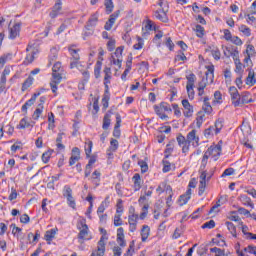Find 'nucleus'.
<instances>
[{
	"instance_id": "0e129e2a",
	"label": "nucleus",
	"mask_w": 256,
	"mask_h": 256,
	"mask_svg": "<svg viewBox=\"0 0 256 256\" xmlns=\"http://www.w3.org/2000/svg\"><path fill=\"white\" fill-rule=\"evenodd\" d=\"M66 199H67L69 207H71L72 209H75L76 203H75V198H73V195L67 196Z\"/></svg>"
},
{
	"instance_id": "72a5a7b5",
	"label": "nucleus",
	"mask_w": 256,
	"mask_h": 256,
	"mask_svg": "<svg viewBox=\"0 0 256 256\" xmlns=\"http://www.w3.org/2000/svg\"><path fill=\"white\" fill-rule=\"evenodd\" d=\"M48 123V129H55V114L53 112L48 115Z\"/></svg>"
},
{
	"instance_id": "2eb2a0df",
	"label": "nucleus",
	"mask_w": 256,
	"mask_h": 256,
	"mask_svg": "<svg viewBox=\"0 0 256 256\" xmlns=\"http://www.w3.org/2000/svg\"><path fill=\"white\" fill-rule=\"evenodd\" d=\"M99 21V14L96 12L91 15L89 18L87 24H86V29L91 30V27H95Z\"/></svg>"
},
{
	"instance_id": "4d7b16f0",
	"label": "nucleus",
	"mask_w": 256,
	"mask_h": 256,
	"mask_svg": "<svg viewBox=\"0 0 256 256\" xmlns=\"http://www.w3.org/2000/svg\"><path fill=\"white\" fill-rule=\"evenodd\" d=\"M215 220H210L202 225V229H214Z\"/></svg>"
},
{
	"instance_id": "79ce46f5",
	"label": "nucleus",
	"mask_w": 256,
	"mask_h": 256,
	"mask_svg": "<svg viewBox=\"0 0 256 256\" xmlns=\"http://www.w3.org/2000/svg\"><path fill=\"white\" fill-rule=\"evenodd\" d=\"M239 31L243 33V35H245L246 37H251V29L246 25H241L239 27Z\"/></svg>"
},
{
	"instance_id": "393cba45",
	"label": "nucleus",
	"mask_w": 256,
	"mask_h": 256,
	"mask_svg": "<svg viewBox=\"0 0 256 256\" xmlns=\"http://www.w3.org/2000/svg\"><path fill=\"white\" fill-rule=\"evenodd\" d=\"M57 55H59V47L54 46L50 49V54H49L50 63L53 61H57Z\"/></svg>"
},
{
	"instance_id": "a19ab883",
	"label": "nucleus",
	"mask_w": 256,
	"mask_h": 256,
	"mask_svg": "<svg viewBox=\"0 0 256 256\" xmlns=\"http://www.w3.org/2000/svg\"><path fill=\"white\" fill-rule=\"evenodd\" d=\"M61 79H63V76H61V72H53L52 73V83H61Z\"/></svg>"
},
{
	"instance_id": "473e14b6",
	"label": "nucleus",
	"mask_w": 256,
	"mask_h": 256,
	"mask_svg": "<svg viewBox=\"0 0 256 256\" xmlns=\"http://www.w3.org/2000/svg\"><path fill=\"white\" fill-rule=\"evenodd\" d=\"M92 150H93V141L89 140L88 142H86V145H85V153L87 158L91 157Z\"/></svg>"
},
{
	"instance_id": "69168bd1",
	"label": "nucleus",
	"mask_w": 256,
	"mask_h": 256,
	"mask_svg": "<svg viewBox=\"0 0 256 256\" xmlns=\"http://www.w3.org/2000/svg\"><path fill=\"white\" fill-rule=\"evenodd\" d=\"M244 251L246 253H250L251 255H255L256 256V246L249 245L248 247L244 248Z\"/></svg>"
},
{
	"instance_id": "f257e3e1",
	"label": "nucleus",
	"mask_w": 256,
	"mask_h": 256,
	"mask_svg": "<svg viewBox=\"0 0 256 256\" xmlns=\"http://www.w3.org/2000/svg\"><path fill=\"white\" fill-rule=\"evenodd\" d=\"M116 241L119 246L113 247V256H121L123 255V249L121 247H127V242L125 241V230L123 229V227L117 229Z\"/></svg>"
},
{
	"instance_id": "412c9836",
	"label": "nucleus",
	"mask_w": 256,
	"mask_h": 256,
	"mask_svg": "<svg viewBox=\"0 0 256 256\" xmlns=\"http://www.w3.org/2000/svg\"><path fill=\"white\" fill-rule=\"evenodd\" d=\"M20 31H21V25L15 24L9 30V39H16Z\"/></svg>"
},
{
	"instance_id": "a878e982",
	"label": "nucleus",
	"mask_w": 256,
	"mask_h": 256,
	"mask_svg": "<svg viewBox=\"0 0 256 256\" xmlns=\"http://www.w3.org/2000/svg\"><path fill=\"white\" fill-rule=\"evenodd\" d=\"M111 99V94L109 90H105V93L102 98L103 109H107L109 107V100Z\"/></svg>"
},
{
	"instance_id": "09e8293b",
	"label": "nucleus",
	"mask_w": 256,
	"mask_h": 256,
	"mask_svg": "<svg viewBox=\"0 0 256 256\" xmlns=\"http://www.w3.org/2000/svg\"><path fill=\"white\" fill-rule=\"evenodd\" d=\"M181 235H183V227L176 228L172 235V239H179Z\"/></svg>"
},
{
	"instance_id": "c85d7f7f",
	"label": "nucleus",
	"mask_w": 256,
	"mask_h": 256,
	"mask_svg": "<svg viewBox=\"0 0 256 256\" xmlns=\"http://www.w3.org/2000/svg\"><path fill=\"white\" fill-rule=\"evenodd\" d=\"M31 75H33V71L30 72V76L22 84V91H27L33 85V77Z\"/></svg>"
},
{
	"instance_id": "864d4df0",
	"label": "nucleus",
	"mask_w": 256,
	"mask_h": 256,
	"mask_svg": "<svg viewBox=\"0 0 256 256\" xmlns=\"http://www.w3.org/2000/svg\"><path fill=\"white\" fill-rule=\"evenodd\" d=\"M71 195H73V189H71L70 186H64L63 196L64 197H71Z\"/></svg>"
},
{
	"instance_id": "4c0bfd02",
	"label": "nucleus",
	"mask_w": 256,
	"mask_h": 256,
	"mask_svg": "<svg viewBox=\"0 0 256 256\" xmlns=\"http://www.w3.org/2000/svg\"><path fill=\"white\" fill-rule=\"evenodd\" d=\"M104 5H105L106 12L108 13V15H109V13H113V8L115 7L113 5V0H105Z\"/></svg>"
},
{
	"instance_id": "c756f323",
	"label": "nucleus",
	"mask_w": 256,
	"mask_h": 256,
	"mask_svg": "<svg viewBox=\"0 0 256 256\" xmlns=\"http://www.w3.org/2000/svg\"><path fill=\"white\" fill-rule=\"evenodd\" d=\"M247 103H253V99H251L250 93H245L240 96V105H245Z\"/></svg>"
},
{
	"instance_id": "f3484780",
	"label": "nucleus",
	"mask_w": 256,
	"mask_h": 256,
	"mask_svg": "<svg viewBox=\"0 0 256 256\" xmlns=\"http://www.w3.org/2000/svg\"><path fill=\"white\" fill-rule=\"evenodd\" d=\"M26 52L28 54L24 60V65H31V63H33V46L31 44L26 48Z\"/></svg>"
},
{
	"instance_id": "3c124183",
	"label": "nucleus",
	"mask_w": 256,
	"mask_h": 256,
	"mask_svg": "<svg viewBox=\"0 0 256 256\" xmlns=\"http://www.w3.org/2000/svg\"><path fill=\"white\" fill-rule=\"evenodd\" d=\"M138 165H140L141 173H147V171H149V166L147 165V162L141 160L138 162Z\"/></svg>"
},
{
	"instance_id": "4468645a",
	"label": "nucleus",
	"mask_w": 256,
	"mask_h": 256,
	"mask_svg": "<svg viewBox=\"0 0 256 256\" xmlns=\"http://www.w3.org/2000/svg\"><path fill=\"white\" fill-rule=\"evenodd\" d=\"M182 105L184 107V117H193V106L191 105V103H189V100H182Z\"/></svg>"
},
{
	"instance_id": "2f4dec72",
	"label": "nucleus",
	"mask_w": 256,
	"mask_h": 256,
	"mask_svg": "<svg viewBox=\"0 0 256 256\" xmlns=\"http://www.w3.org/2000/svg\"><path fill=\"white\" fill-rule=\"evenodd\" d=\"M195 31H196V36L199 37V39H203V37L205 35V28L203 26L197 24Z\"/></svg>"
},
{
	"instance_id": "c9c22d12",
	"label": "nucleus",
	"mask_w": 256,
	"mask_h": 256,
	"mask_svg": "<svg viewBox=\"0 0 256 256\" xmlns=\"http://www.w3.org/2000/svg\"><path fill=\"white\" fill-rule=\"evenodd\" d=\"M155 109V113L157 116L160 117V119L165 120L167 119V115L165 113H163V108L159 107V106H154Z\"/></svg>"
},
{
	"instance_id": "cd10ccee",
	"label": "nucleus",
	"mask_w": 256,
	"mask_h": 256,
	"mask_svg": "<svg viewBox=\"0 0 256 256\" xmlns=\"http://www.w3.org/2000/svg\"><path fill=\"white\" fill-rule=\"evenodd\" d=\"M110 126H111V114L106 113L104 118H103L102 129L107 131V129H109Z\"/></svg>"
},
{
	"instance_id": "bb28decb",
	"label": "nucleus",
	"mask_w": 256,
	"mask_h": 256,
	"mask_svg": "<svg viewBox=\"0 0 256 256\" xmlns=\"http://www.w3.org/2000/svg\"><path fill=\"white\" fill-rule=\"evenodd\" d=\"M41 43H43V37L37 36L34 40V45H36V47L34 48L33 55H37V53L41 52V49L39 48V45H41Z\"/></svg>"
},
{
	"instance_id": "423d86ee",
	"label": "nucleus",
	"mask_w": 256,
	"mask_h": 256,
	"mask_svg": "<svg viewBox=\"0 0 256 256\" xmlns=\"http://www.w3.org/2000/svg\"><path fill=\"white\" fill-rule=\"evenodd\" d=\"M63 0H55V4L52 7V11L50 12L49 16L51 19H56L61 14V9H63Z\"/></svg>"
},
{
	"instance_id": "e2e57ef3",
	"label": "nucleus",
	"mask_w": 256,
	"mask_h": 256,
	"mask_svg": "<svg viewBox=\"0 0 256 256\" xmlns=\"http://www.w3.org/2000/svg\"><path fill=\"white\" fill-rule=\"evenodd\" d=\"M165 189H167V183L162 182L159 184L156 191L159 193V195H161V193H165Z\"/></svg>"
},
{
	"instance_id": "c03bdc74",
	"label": "nucleus",
	"mask_w": 256,
	"mask_h": 256,
	"mask_svg": "<svg viewBox=\"0 0 256 256\" xmlns=\"http://www.w3.org/2000/svg\"><path fill=\"white\" fill-rule=\"evenodd\" d=\"M94 75H95L96 79H99V77H101V62L100 61H98L95 65Z\"/></svg>"
},
{
	"instance_id": "de8ad7c7",
	"label": "nucleus",
	"mask_w": 256,
	"mask_h": 256,
	"mask_svg": "<svg viewBox=\"0 0 256 256\" xmlns=\"http://www.w3.org/2000/svg\"><path fill=\"white\" fill-rule=\"evenodd\" d=\"M99 177H101V172L95 170L92 173V180H93L94 183H96V185H99V181H100Z\"/></svg>"
},
{
	"instance_id": "ea45409f",
	"label": "nucleus",
	"mask_w": 256,
	"mask_h": 256,
	"mask_svg": "<svg viewBox=\"0 0 256 256\" xmlns=\"http://www.w3.org/2000/svg\"><path fill=\"white\" fill-rule=\"evenodd\" d=\"M109 149H110V151L115 153V151H117V149H119V141H117V139L112 138L111 141H110Z\"/></svg>"
},
{
	"instance_id": "7ed1b4c3",
	"label": "nucleus",
	"mask_w": 256,
	"mask_h": 256,
	"mask_svg": "<svg viewBox=\"0 0 256 256\" xmlns=\"http://www.w3.org/2000/svg\"><path fill=\"white\" fill-rule=\"evenodd\" d=\"M229 93L234 107H239V105H241V95L239 94V90H237L235 86H231L229 88Z\"/></svg>"
},
{
	"instance_id": "4be33fe9",
	"label": "nucleus",
	"mask_w": 256,
	"mask_h": 256,
	"mask_svg": "<svg viewBox=\"0 0 256 256\" xmlns=\"http://www.w3.org/2000/svg\"><path fill=\"white\" fill-rule=\"evenodd\" d=\"M240 201L246 207H251V209L255 208V205L251 202V198L247 195H241L240 196Z\"/></svg>"
},
{
	"instance_id": "bf43d9fd",
	"label": "nucleus",
	"mask_w": 256,
	"mask_h": 256,
	"mask_svg": "<svg viewBox=\"0 0 256 256\" xmlns=\"http://www.w3.org/2000/svg\"><path fill=\"white\" fill-rule=\"evenodd\" d=\"M193 87L194 86H186L189 99H195V90Z\"/></svg>"
},
{
	"instance_id": "8fccbe9b",
	"label": "nucleus",
	"mask_w": 256,
	"mask_h": 256,
	"mask_svg": "<svg viewBox=\"0 0 256 256\" xmlns=\"http://www.w3.org/2000/svg\"><path fill=\"white\" fill-rule=\"evenodd\" d=\"M114 225H115V227H121V225H123V220L121 219V214H116L114 216Z\"/></svg>"
},
{
	"instance_id": "6e6552de",
	"label": "nucleus",
	"mask_w": 256,
	"mask_h": 256,
	"mask_svg": "<svg viewBox=\"0 0 256 256\" xmlns=\"http://www.w3.org/2000/svg\"><path fill=\"white\" fill-rule=\"evenodd\" d=\"M186 141L188 145H194L195 147H199V138L197 137V130H192L187 134Z\"/></svg>"
},
{
	"instance_id": "6ab92c4d",
	"label": "nucleus",
	"mask_w": 256,
	"mask_h": 256,
	"mask_svg": "<svg viewBox=\"0 0 256 256\" xmlns=\"http://www.w3.org/2000/svg\"><path fill=\"white\" fill-rule=\"evenodd\" d=\"M149 235H151V228L149 225H143L141 229V240L143 243L149 239Z\"/></svg>"
},
{
	"instance_id": "b1692460",
	"label": "nucleus",
	"mask_w": 256,
	"mask_h": 256,
	"mask_svg": "<svg viewBox=\"0 0 256 256\" xmlns=\"http://www.w3.org/2000/svg\"><path fill=\"white\" fill-rule=\"evenodd\" d=\"M57 231H59V229L57 228L46 231L44 236L46 241H53V239H55V236L57 235Z\"/></svg>"
},
{
	"instance_id": "603ef678",
	"label": "nucleus",
	"mask_w": 256,
	"mask_h": 256,
	"mask_svg": "<svg viewBox=\"0 0 256 256\" xmlns=\"http://www.w3.org/2000/svg\"><path fill=\"white\" fill-rule=\"evenodd\" d=\"M235 65V73H241V71H243V63H241V60H237L236 62H234Z\"/></svg>"
},
{
	"instance_id": "dca6fc26",
	"label": "nucleus",
	"mask_w": 256,
	"mask_h": 256,
	"mask_svg": "<svg viewBox=\"0 0 256 256\" xmlns=\"http://www.w3.org/2000/svg\"><path fill=\"white\" fill-rule=\"evenodd\" d=\"M134 183V191H139L143 185V180H141V175L139 173L134 174L132 177Z\"/></svg>"
},
{
	"instance_id": "9b49d317",
	"label": "nucleus",
	"mask_w": 256,
	"mask_h": 256,
	"mask_svg": "<svg viewBox=\"0 0 256 256\" xmlns=\"http://www.w3.org/2000/svg\"><path fill=\"white\" fill-rule=\"evenodd\" d=\"M154 16L158 21H161L162 23H167L169 21V18L167 17V11H165V8H160L155 11Z\"/></svg>"
},
{
	"instance_id": "a211bd4d",
	"label": "nucleus",
	"mask_w": 256,
	"mask_h": 256,
	"mask_svg": "<svg viewBox=\"0 0 256 256\" xmlns=\"http://www.w3.org/2000/svg\"><path fill=\"white\" fill-rule=\"evenodd\" d=\"M208 153H210V157L214 158V161H217L221 155V146L208 148Z\"/></svg>"
},
{
	"instance_id": "39448f33",
	"label": "nucleus",
	"mask_w": 256,
	"mask_h": 256,
	"mask_svg": "<svg viewBox=\"0 0 256 256\" xmlns=\"http://www.w3.org/2000/svg\"><path fill=\"white\" fill-rule=\"evenodd\" d=\"M108 238L105 236H101L100 240L98 241V246L96 252H93L91 256H105V241H107Z\"/></svg>"
},
{
	"instance_id": "680f3d73",
	"label": "nucleus",
	"mask_w": 256,
	"mask_h": 256,
	"mask_svg": "<svg viewBox=\"0 0 256 256\" xmlns=\"http://www.w3.org/2000/svg\"><path fill=\"white\" fill-rule=\"evenodd\" d=\"M163 173H169L171 171V163L167 160H163Z\"/></svg>"
},
{
	"instance_id": "20e7f679",
	"label": "nucleus",
	"mask_w": 256,
	"mask_h": 256,
	"mask_svg": "<svg viewBox=\"0 0 256 256\" xmlns=\"http://www.w3.org/2000/svg\"><path fill=\"white\" fill-rule=\"evenodd\" d=\"M214 71L215 68L213 66H209L207 72L205 73L206 78H202V81L199 82L198 84V89H205V87H207V81L208 79H211V81H213V77H214Z\"/></svg>"
},
{
	"instance_id": "f03ea898",
	"label": "nucleus",
	"mask_w": 256,
	"mask_h": 256,
	"mask_svg": "<svg viewBox=\"0 0 256 256\" xmlns=\"http://www.w3.org/2000/svg\"><path fill=\"white\" fill-rule=\"evenodd\" d=\"M68 51L71 55L70 58V69H79V61L81 60V56L79 55L80 49H76L75 45H71L68 47Z\"/></svg>"
},
{
	"instance_id": "774afa93",
	"label": "nucleus",
	"mask_w": 256,
	"mask_h": 256,
	"mask_svg": "<svg viewBox=\"0 0 256 256\" xmlns=\"http://www.w3.org/2000/svg\"><path fill=\"white\" fill-rule=\"evenodd\" d=\"M143 38L138 37V43L134 44V49H136V51H139V49H143Z\"/></svg>"
},
{
	"instance_id": "5fc2aeb1",
	"label": "nucleus",
	"mask_w": 256,
	"mask_h": 256,
	"mask_svg": "<svg viewBox=\"0 0 256 256\" xmlns=\"http://www.w3.org/2000/svg\"><path fill=\"white\" fill-rule=\"evenodd\" d=\"M11 58V54H4L0 57V67H3L7 61Z\"/></svg>"
},
{
	"instance_id": "9d476101",
	"label": "nucleus",
	"mask_w": 256,
	"mask_h": 256,
	"mask_svg": "<svg viewBox=\"0 0 256 256\" xmlns=\"http://www.w3.org/2000/svg\"><path fill=\"white\" fill-rule=\"evenodd\" d=\"M45 96L40 97V103L38 104V106L36 107L35 111H34V120L38 121L39 117H41V115L43 114V109H44V104H45Z\"/></svg>"
},
{
	"instance_id": "a18cd8bd",
	"label": "nucleus",
	"mask_w": 256,
	"mask_h": 256,
	"mask_svg": "<svg viewBox=\"0 0 256 256\" xmlns=\"http://www.w3.org/2000/svg\"><path fill=\"white\" fill-rule=\"evenodd\" d=\"M29 107H33V98H30L28 101L25 102V104L22 106V113H27V109Z\"/></svg>"
},
{
	"instance_id": "6e6d98bb",
	"label": "nucleus",
	"mask_w": 256,
	"mask_h": 256,
	"mask_svg": "<svg viewBox=\"0 0 256 256\" xmlns=\"http://www.w3.org/2000/svg\"><path fill=\"white\" fill-rule=\"evenodd\" d=\"M139 220V215L137 214H132L128 216V223L129 224H137V221Z\"/></svg>"
},
{
	"instance_id": "052dcab7",
	"label": "nucleus",
	"mask_w": 256,
	"mask_h": 256,
	"mask_svg": "<svg viewBox=\"0 0 256 256\" xmlns=\"http://www.w3.org/2000/svg\"><path fill=\"white\" fill-rule=\"evenodd\" d=\"M215 133V126H210L204 131V136L205 137H211Z\"/></svg>"
},
{
	"instance_id": "5701e85b",
	"label": "nucleus",
	"mask_w": 256,
	"mask_h": 256,
	"mask_svg": "<svg viewBox=\"0 0 256 256\" xmlns=\"http://www.w3.org/2000/svg\"><path fill=\"white\" fill-rule=\"evenodd\" d=\"M255 83H256L255 71L249 70L248 76L246 78V85H250V87H253Z\"/></svg>"
},
{
	"instance_id": "ddd939ff",
	"label": "nucleus",
	"mask_w": 256,
	"mask_h": 256,
	"mask_svg": "<svg viewBox=\"0 0 256 256\" xmlns=\"http://www.w3.org/2000/svg\"><path fill=\"white\" fill-rule=\"evenodd\" d=\"M104 86H105V91H109V84L111 83L112 79V72L110 67H105L104 68Z\"/></svg>"
},
{
	"instance_id": "58836bf2",
	"label": "nucleus",
	"mask_w": 256,
	"mask_h": 256,
	"mask_svg": "<svg viewBox=\"0 0 256 256\" xmlns=\"http://www.w3.org/2000/svg\"><path fill=\"white\" fill-rule=\"evenodd\" d=\"M221 129H223V121L217 120L214 125L215 135H219V133H221Z\"/></svg>"
},
{
	"instance_id": "aec40b11",
	"label": "nucleus",
	"mask_w": 256,
	"mask_h": 256,
	"mask_svg": "<svg viewBox=\"0 0 256 256\" xmlns=\"http://www.w3.org/2000/svg\"><path fill=\"white\" fill-rule=\"evenodd\" d=\"M189 199H191V188H189L185 194L181 195L179 198L180 207H183V205H187L189 202Z\"/></svg>"
},
{
	"instance_id": "1a4fd4ad",
	"label": "nucleus",
	"mask_w": 256,
	"mask_h": 256,
	"mask_svg": "<svg viewBox=\"0 0 256 256\" xmlns=\"http://www.w3.org/2000/svg\"><path fill=\"white\" fill-rule=\"evenodd\" d=\"M120 11L114 12L112 15H110L109 20L105 23L104 29L106 31H111L113 29V25H115V21H117V17H119Z\"/></svg>"
},
{
	"instance_id": "0eeeda50",
	"label": "nucleus",
	"mask_w": 256,
	"mask_h": 256,
	"mask_svg": "<svg viewBox=\"0 0 256 256\" xmlns=\"http://www.w3.org/2000/svg\"><path fill=\"white\" fill-rule=\"evenodd\" d=\"M80 225L81 227L78 226V229L80 231L78 234V239L80 241H85V239H89L87 238L89 235V226H87L83 221H80Z\"/></svg>"
},
{
	"instance_id": "7c9ffc66",
	"label": "nucleus",
	"mask_w": 256,
	"mask_h": 256,
	"mask_svg": "<svg viewBox=\"0 0 256 256\" xmlns=\"http://www.w3.org/2000/svg\"><path fill=\"white\" fill-rule=\"evenodd\" d=\"M225 225L228 231L231 233L232 237H237V228L235 227V224L232 222H226Z\"/></svg>"
},
{
	"instance_id": "338daca9",
	"label": "nucleus",
	"mask_w": 256,
	"mask_h": 256,
	"mask_svg": "<svg viewBox=\"0 0 256 256\" xmlns=\"http://www.w3.org/2000/svg\"><path fill=\"white\" fill-rule=\"evenodd\" d=\"M51 153V151H47L42 154L43 163H49V159H51Z\"/></svg>"
},
{
	"instance_id": "e433bc0d",
	"label": "nucleus",
	"mask_w": 256,
	"mask_h": 256,
	"mask_svg": "<svg viewBox=\"0 0 256 256\" xmlns=\"http://www.w3.org/2000/svg\"><path fill=\"white\" fill-rule=\"evenodd\" d=\"M176 141L180 147H183L184 145H189L187 139L185 138V136H183V134H179L176 138Z\"/></svg>"
},
{
	"instance_id": "f704fd0d",
	"label": "nucleus",
	"mask_w": 256,
	"mask_h": 256,
	"mask_svg": "<svg viewBox=\"0 0 256 256\" xmlns=\"http://www.w3.org/2000/svg\"><path fill=\"white\" fill-rule=\"evenodd\" d=\"M186 79H187L186 86L195 87V81L197 79V76H195V74L191 73L189 76L186 77Z\"/></svg>"
},
{
	"instance_id": "f8f14e48",
	"label": "nucleus",
	"mask_w": 256,
	"mask_h": 256,
	"mask_svg": "<svg viewBox=\"0 0 256 256\" xmlns=\"http://www.w3.org/2000/svg\"><path fill=\"white\" fill-rule=\"evenodd\" d=\"M79 159H81V150H79V148L77 147H74L72 149V155L69 160L70 167H73V165H75V163L79 161Z\"/></svg>"
},
{
	"instance_id": "13d9d810",
	"label": "nucleus",
	"mask_w": 256,
	"mask_h": 256,
	"mask_svg": "<svg viewBox=\"0 0 256 256\" xmlns=\"http://www.w3.org/2000/svg\"><path fill=\"white\" fill-rule=\"evenodd\" d=\"M146 31H153L155 29V23L152 20H147L145 24Z\"/></svg>"
},
{
	"instance_id": "49530a36",
	"label": "nucleus",
	"mask_w": 256,
	"mask_h": 256,
	"mask_svg": "<svg viewBox=\"0 0 256 256\" xmlns=\"http://www.w3.org/2000/svg\"><path fill=\"white\" fill-rule=\"evenodd\" d=\"M116 213L121 215L123 213V200L118 199L116 204Z\"/></svg>"
},
{
	"instance_id": "37998d69",
	"label": "nucleus",
	"mask_w": 256,
	"mask_h": 256,
	"mask_svg": "<svg viewBox=\"0 0 256 256\" xmlns=\"http://www.w3.org/2000/svg\"><path fill=\"white\" fill-rule=\"evenodd\" d=\"M30 126L31 123H29V120L27 118H23L18 125L19 129H27V127Z\"/></svg>"
}]
</instances>
